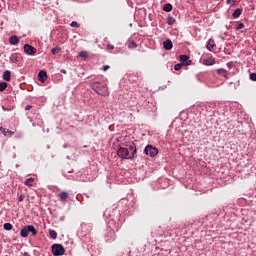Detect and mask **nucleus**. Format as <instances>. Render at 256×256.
<instances>
[{
	"instance_id": "nucleus-1",
	"label": "nucleus",
	"mask_w": 256,
	"mask_h": 256,
	"mask_svg": "<svg viewBox=\"0 0 256 256\" xmlns=\"http://www.w3.org/2000/svg\"><path fill=\"white\" fill-rule=\"evenodd\" d=\"M90 87L93 89V91H95V93L101 95L102 97H107V95H109V89L107 88V85L101 82H92Z\"/></svg>"
},
{
	"instance_id": "nucleus-2",
	"label": "nucleus",
	"mask_w": 256,
	"mask_h": 256,
	"mask_svg": "<svg viewBox=\"0 0 256 256\" xmlns=\"http://www.w3.org/2000/svg\"><path fill=\"white\" fill-rule=\"evenodd\" d=\"M51 251L54 256L65 255V247L63 246V244H53L51 247Z\"/></svg>"
},
{
	"instance_id": "nucleus-3",
	"label": "nucleus",
	"mask_w": 256,
	"mask_h": 256,
	"mask_svg": "<svg viewBox=\"0 0 256 256\" xmlns=\"http://www.w3.org/2000/svg\"><path fill=\"white\" fill-rule=\"evenodd\" d=\"M117 155L118 157H120V159H133L131 156V152L127 148H119V150L117 151Z\"/></svg>"
},
{
	"instance_id": "nucleus-4",
	"label": "nucleus",
	"mask_w": 256,
	"mask_h": 256,
	"mask_svg": "<svg viewBox=\"0 0 256 256\" xmlns=\"http://www.w3.org/2000/svg\"><path fill=\"white\" fill-rule=\"evenodd\" d=\"M145 155H148L149 157H155L159 153V150L157 148L153 147V145H147L144 149Z\"/></svg>"
},
{
	"instance_id": "nucleus-5",
	"label": "nucleus",
	"mask_w": 256,
	"mask_h": 256,
	"mask_svg": "<svg viewBox=\"0 0 256 256\" xmlns=\"http://www.w3.org/2000/svg\"><path fill=\"white\" fill-rule=\"evenodd\" d=\"M24 52L27 55H35V53H37V49L29 44H25L24 45Z\"/></svg>"
},
{
	"instance_id": "nucleus-6",
	"label": "nucleus",
	"mask_w": 256,
	"mask_h": 256,
	"mask_svg": "<svg viewBox=\"0 0 256 256\" xmlns=\"http://www.w3.org/2000/svg\"><path fill=\"white\" fill-rule=\"evenodd\" d=\"M115 239H117V235L115 234L114 231L108 232V234L105 236L106 243H113Z\"/></svg>"
},
{
	"instance_id": "nucleus-7",
	"label": "nucleus",
	"mask_w": 256,
	"mask_h": 256,
	"mask_svg": "<svg viewBox=\"0 0 256 256\" xmlns=\"http://www.w3.org/2000/svg\"><path fill=\"white\" fill-rule=\"evenodd\" d=\"M38 78L41 83H45V81H47V72L45 70H41L38 73Z\"/></svg>"
},
{
	"instance_id": "nucleus-8",
	"label": "nucleus",
	"mask_w": 256,
	"mask_h": 256,
	"mask_svg": "<svg viewBox=\"0 0 256 256\" xmlns=\"http://www.w3.org/2000/svg\"><path fill=\"white\" fill-rule=\"evenodd\" d=\"M58 197L62 203H65V201L69 199V193L67 191H62L60 194H58Z\"/></svg>"
},
{
	"instance_id": "nucleus-9",
	"label": "nucleus",
	"mask_w": 256,
	"mask_h": 256,
	"mask_svg": "<svg viewBox=\"0 0 256 256\" xmlns=\"http://www.w3.org/2000/svg\"><path fill=\"white\" fill-rule=\"evenodd\" d=\"M218 75H221V77H225V79H229V72L223 68H219L216 70Z\"/></svg>"
},
{
	"instance_id": "nucleus-10",
	"label": "nucleus",
	"mask_w": 256,
	"mask_h": 256,
	"mask_svg": "<svg viewBox=\"0 0 256 256\" xmlns=\"http://www.w3.org/2000/svg\"><path fill=\"white\" fill-rule=\"evenodd\" d=\"M163 47L166 51H171V49H173V42L171 40H166L163 42Z\"/></svg>"
},
{
	"instance_id": "nucleus-11",
	"label": "nucleus",
	"mask_w": 256,
	"mask_h": 256,
	"mask_svg": "<svg viewBox=\"0 0 256 256\" xmlns=\"http://www.w3.org/2000/svg\"><path fill=\"white\" fill-rule=\"evenodd\" d=\"M20 236L23 237V239L29 237V228L28 225L24 226L23 229L20 231Z\"/></svg>"
},
{
	"instance_id": "nucleus-12",
	"label": "nucleus",
	"mask_w": 256,
	"mask_h": 256,
	"mask_svg": "<svg viewBox=\"0 0 256 256\" xmlns=\"http://www.w3.org/2000/svg\"><path fill=\"white\" fill-rule=\"evenodd\" d=\"M21 59V55L14 53L10 56V62L11 63H19V60Z\"/></svg>"
},
{
	"instance_id": "nucleus-13",
	"label": "nucleus",
	"mask_w": 256,
	"mask_h": 256,
	"mask_svg": "<svg viewBox=\"0 0 256 256\" xmlns=\"http://www.w3.org/2000/svg\"><path fill=\"white\" fill-rule=\"evenodd\" d=\"M130 155L133 159H135V156L137 155V148L135 147V144H131L129 146Z\"/></svg>"
},
{
	"instance_id": "nucleus-14",
	"label": "nucleus",
	"mask_w": 256,
	"mask_h": 256,
	"mask_svg": "<svg viewBox=\"0 0 256 256\" xmlns=\"http://www.w3.org/2000/svg\"><path fill=\"white\" fill-rule=\"evenodd\" d=\"M203 65L206 66H211V65H215V58H207L203 60Z\"/></svg>"
},
{
	"instance_id": "nucleus-15",
	"label": "nucleus",
	"mask_w": 256,
	"mask_h": 256,
	"mask_svg": "<svg viewBox=\"0 0 256 256\" xmlns=\"http://www.w3.org/2000/svg\"><path fill=\"white\" fill-rule=\"evenodd\" d=\"M243 13V10L241 8H237L233 14L232 17H234V19H239V17H241V14Z\"/></svg>"
},
{
	"instance_id": "nucleus-16",
	"label": "nucleus",
	"mask_w": 256,
	"mask_h": 256,
	"mask_svg": "<svg viewBox=\"0 0 256 256\" xmlns=\"http://www.w3.org/2000/svg\"><path fill=\"white\" fill-rule=\"evenodd\" d=\"M10 45H19V37L17 36H11L9 38Z\"/></svg>"
},
{
	"instance_id": "nucleus-17",
	"label": "nucleus",
	"mask_w": 256,
	"mask_h": 256,
	"mask_svg": "<svg viewBox=\"0 0 256 256\" xmlns=\"http://www.w3.org/2000/svg\"><path fill=\"white\" fill-rule=\"evenodd\" d=\"M163 11H165L166 13H171V11H173V5H171L170 3L164 4Z\"/></svg>"
},
{
	"instance_id": "nucleus-18",
	"label": "nucleus",
	"mask_w": 256,
	"mask_h": 256,
	"mask_svg": "<svg viewBox=\"0 0 256 256\" xmlns=\"http://www.w3.org/2000/svg\"><path fill=\"white\" fill-rule=\"evenodd\" d=\"M216 45H215V40H213V39H209L208 40V43H207V49H208V51H213V47H215Z\"/></svg>"
},
{
	"instance_id": "nucleus-19",
	"label": "nucleus",
	"mask_w": 256,
	"mask_h": 256,
	"mask_svg": "<svg viewBox=\"0 0 256 256\" xmlns=\"http://www.w3.org/2000/svg\"><path fill=\"white\" fill-rule=\"evenodd\" d=\"M4 81H11V71L5 70L3 73Z\"/></svg>"
},
{
	"instance_id": "nucleus-20",
	"label": "nucleus",
	"mask_w": 256,
	"mask_h": 256,
	"mask_svg": "<svg viewBox=\"0 0 256 256\" xmlns=\"http://www.w3.org/2000/svg\"><path fill=\"white\" fill-rule=\"evenodd\" d=\"M35 182V178H28L25 180L24 185L27 187H33V183Z\"/></svg>"
},
{
	"instance_id": "nucleus-21",
	"label": "nucleus",
	"mask_w": 256,
	"mask_h": 256,
	"mask_svg": "<svg viewBox=\"0 0 256 256\" xmlns=\"http://www.w3.org/2000/svg\"><path fill=\"white\" fill-rule=\"evenodd\" d=\"M28 233H32V235H37V229H35V226L33 225H28Z\"/></svg>"
},
{
	"instance_id": "nucleus-22",
	"label": "nucleus",
	"mask_w": 256,
	"mask_h": 256,
	"mask_svg": "<svg viewBox=\"0 0 256 256\" xmlns=\"http://www.w3.org/2000/svg\"><path fill=\"white\" fill-rule=\"evenodd\" d=\"M128 49H137V42L131 40V41L128 43Z\"/></svg>"
},
{
	"instance_id": "nucleus-23",
	"label": "nucleus",
	"mask_w": 256,
	"mask_h": 256,
	"mask_svg": "<svg viewBox=\"0 0 256 256\" xmlns=\"http://www.w3.org/2000/svg\"><path fill=\"white\" fill-rule=\"evenodd\" d=\"M0 131L1 133H3V135H7V133H9L10 135H13V132L9 129H6L4 127H0Z\"/></svg>"
},
{
	"instance_id": "nucleus-24",
	"label": "nucleus",
	"mask_w": 256,
	"mask_h": 256,
	"mask_svg": "<svg viewBox=\"0 0 256 256\" xmlns=\"http://www.w3.org/2000/svg\"><path fill=\"white\" fill-rule=\"evenodd\" d=\"M78 57H81L82 59H87V57H89V54L87 53V51H81L79 52Z\"/></svg>"
},
{
	"instance_id": "nucleus-25",
	"label": "nucleus",
	"mask_w": 256,
	"mask_h": 256,
	"mask_svg": "<svg viewBox=\"0 0 256 256\" xmlns=\"http://www.w3.org/2000/svg\"><path fill=\"white\" fill-rule=\"evenodd\" d=\"M4 229L5 231H11V229H13V225L9 222L4 223Z\"/></svg>"
},
{
	"instance_id": "nucleus-26",
	"label": "nucleus",
	"mask_w": 256,
	"mask_h": 256,
	"mask_svg": "<svg viewBox=\"0 0 256 256\" xmlns=\"http://www.w3.org/2000/svg\"><path fill=\"white\" fill-rule=\"evenodd\" d=\"M167 23H168V25H174L175 24V18H173V16H168L167 17Z\"/></svg>"
},
{
	"instance_id": "nucleus-27",
	"label": "nucleus",
	"mask_w": 256,
	"mask_h": 256,
	"mask_svg": "<svg viewBox=\"0 0 256 256\" xmlns=\"http://www.w3.org/2000/svg\"><path fill=\"white\" fill-rule=\"evenodd\" d=\"M49 235H50L51 239H57V231L49 230Z\"/></svg>"
},
{
	"instance_id": "nucleus-28",
	"label": "nucleus",
	"mask_w": 256,
	"mask_h": 256,
	"mask_svg": "<svg viewBox=\"0 0 256 256\" xmlns=\"http://www.w3.org/2000/svg\"><path fill=\"white\" fill-rule=\"evenodd\" d=\"M180 61L182 63H186V61H189V56H187V55H180Z\"/></svg>"
},
{
	"instance_id": "nucleus-29",
	"label": "nucleus",
	"mask_w": 256,
	"mask_h": 256,
	"mask_svg": "<svg viewBox=\"0 0 256 256\" xmlns=\"http://www.w3.org/2000/svg\"><path fill=\"white\" fill-rule=\"evenodd\" d=\"M58 51H61V48L59 46H56L55 48L51 49L52 55H56Z\"/></svg>"
},
{
	"instance_id": "nucleus-30",
	"label": "nucleus",
	"mask_w": 256,
	"mask_h": 256,
	"mask_svg": "<svg viewBox=\"0 0 256 256\" xmlns=\"http://www.w3.org/2000/svg\"><path fill=\"white\" fill-rule=\"evenodd\" d=\"M7 89V83L6 82H0V91H5Z\"/></svg>"
},
{
	"instance_id": "nucleus-31",
	"label": "nucleus",
	"mask_w": 256,
	"mask_h": 256,
	"mask_svg": "<svg viewBox=\"0 0 256 256\" xmlns=\"http://www.w3.org/2000/svg\"><path fill=\"white\" fill-rule=\"evenodd\" d=\"M244 27H245V24L239 22V23L237 24V26H236V31H239V30L243 29Z\"/></svg>"
},
{
	"instance_id": "nucleus-32",
	"label": "nucleus",
	"mask_w": 256,
	"mask_h": 256,
	"mask_svg": "<svg viewBox=\"0 0 256 256\" xmlns=\"http://www.w3.org/2000/svg\"><path fill=\"white\" fill-rule=\"evenodd\" d=\"M70 25L71 27L79 28V23L77 21H72Z\"/></svg>"
},
{
	"instance_id": "nucleus-33",
	"label": "nucleus",
	"mask_w": 256,
	"mask_h": 256,
	"mask_svg": "<svg viewBox=\"0 0 256 256\" xmlns=\"http://www.w3.org/2000/svg\"><path fill=\"white\" fill-rule=\"evenodd\" d=\"M181 67H183L182 64H176V65L174 66V69H175V71H181Z\"/></svg>"
},
{
	"instance_id": "nucleus-34",
	"label": "nucleus",
	"mask_w": 256,
	"mask_h": 256,
	"mask_svg": "<svg viewBox=\"0 0 256 256\" xmlns=\"http://www.w3.org/2000/svg\"><path fill=\"white\" fill-rule=\"evenodd\" d=\"M104 216L111 218L112 221H115V218H112V217H111V215L109 214V211H108V210L104 211Z\"/></svg>"
},
{
	"instance_id": "nucleus-35",
	"label": "nucleus",
	"mask_w": 256,
	"mask_h": 256,
	"mask_svg": "<svg viewBox=\"0 0 256 256\" xmlns=\"http://www.w3.org/2000/svg\"><path fill=\"white\" fill-rule=\"evenodd\" d=\"M25 200V194H21L19 197H18V201L19 203H22V201Z\"/></svg>"
},
{
	"instance_id": "nucleus-36",
	"label": "nucleus",
	"mask_w": 256,
	"mask_h": 256,
	"mask_svg": "<svg viewBox=\"0 0 256 256\" xmlns=\"http://www.w3.org/2000/svg\"><path fill=\"white\" fill-rule=\"evenodd\" d=\"M250 79H251V81H256V73H251Z\"/></svg>"
},
{
	"instance_id": "nucleus-37",
	"label": "nucleus",
	"mask_w": 256,
	"mask_h": 256,
	"mask_svg": "<svg viewBox=\"0 0 256 256\" xmlns=\"http://www.w3.org/2000/svg\"><path fill=\"white\" fill-rule=\"evenodd\" d=\"M108 49H109L110 51H113V49H115V46H113V45H111V44H108Z\"/></svg>"
},
{
	"instance_id": "nucleus-38",
	"label": "nucleus",
	"mask_w": 256,
	"mask_h": 256,
	"mask_svg": "<svg viewBox=\"0 0 256 256\" xmlns=\"http://www.w3.org/2000/svg\"><path fill=\"white\" fill-rule=\"evenodd\" d=\"M108 69H110V66H109V65L103 66V71H108Z\"/></svg>"
},
{
	"instance_id": "nucleus-39",
	"label": "nucleus",
	"mask_w": 256,
	"mask_h": 256,
	"mask_svg": "<svg viewBox=\"0 0 256 256\" xmlns=\"http://www.w3.org/2000/svg\"><path fill=\"white\" fill-rule=\"evenodd\" d=\"M30 109H32V106H31V105H27V106L25 107V111H30Z\"/></svg>"
},
{
	"instance_id": "nucleus-40",
	"label": "nucleus",
	"mask_w": 256,
	"mask_h": 256,
	"mask_svg": "<svg viewBox=\"0 0 256 256\" xmlns=\"http://www.w3.org/2000/svg\"><path fill=\"white\" fill-rule=\"evenodd\" d=\"M227 67H229V69H231V67H233V62H228Z\"/></svg>"
},
{
	"instance_id": "nucleus-41",
	"label": "nucleus",
	"mask_w": 256,
	"mask_h": 256,
	"mask_svg": "<svg viewBox=\"0 0 256 256\" xmlns=\"http://www.w3.org/2000/svg\"><path fill=\"white\" fill-rule=\"evenodd\" d=\"M61 73H63L64 75H67V70L62 69V70H61Z\"/></svg>"
},
{
	"instance_id": "nucleus-42",
	"label": "nucleus",
	"mask_w": 256,
	"mask_h": 256,
	"mask_svg": "<svg viewBox=\"0 0 256 256\" xmlns=\"http://www.w3.org/2000/svg\"><path fill=\"white\" fill-rule=\"evenodd\" d=\"M91 173H92V175H95V173H97V170H93V171H91Z\"/></svg>"
},
{
	"instance_id": "nucleus-43",
	"label": "nucleus",
	"mask_w": 256,
	"mask_h": 256,
	"mask_svg": "<svg viewBox=\"0 0 256 256\" xmlns=\"http://www.w3.org/2000/svg\"><path fill=\"white\" fill-rule=\"evenodd\" d=\"M24 256H31V254H29L28 252H25Z\"/></svg>"
},
{
	"instance_id": "nucleus-44",
	"label": "nucleus",
	"mask_w": 256,
	"mask_h": 256,
	"mask_svg": "<svg viewBox=\"0 0 256 256\" xmlns=\"http://www.w3.org/2000/svg\"><path fill=\"white\" fill-rule=\"evenodd\" d=\"M88 181H93V176L92 177H88Z\"/></svg>"
},
{
	"instance_id": "nucleus-45",
	"label": "nucleus",
	"mask_w": 256,
	"mask_h": 256,
	"mask_svg": "<svg viewBox=\"0 0 256 256\" xmlns=\"http://www.w3.org/2000/svg\"><path fill=\"white\" fill-rule=\"evenodd\" d=\"M226 3H228V4L231 3V0H226Z\"/></svg>"
},
{
	"instance_id": "nucleus-46",
	"label": "nucleus",
	"mask_w": 256,
	"mask_h": 256,
	"mask_svg": "<svg viewBox=\"0 0 256 256\" xmlns=\"http://www.w3.org/2000/svg\"><path fill=\"white\" fill-rule=\"evenodd\" d=\"M82 227H87V224H83Z\"/></svg>"
}]
</instances>
